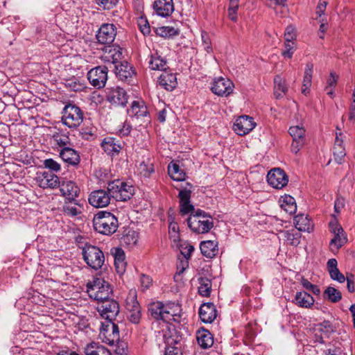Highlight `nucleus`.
Masks as SVG:
<instances>
[{
    "mask_svg": "<svg viewBox=\"0 0 355 355\" xmlns=\"http://www.w3.org/2000/svg\"><path fill=\"white\" fill-rule=\"evenodd\" d=\"M93 226L100 234L111 235L117 230L118 219L110 212L100 211L94 217Z\"/></svg>",
    "mask_w": 355,
    "mask_h": 355,
    "instance_id": "f257e3e1",
    "label": "nucleus"
},
{
    "mask_svg": "<svg viewBox=\"0 0 355 355\" xmlns=\"http://www.w3.org/2000/svg\"><path fill=\"white\" fill-rule=\"evenodd\" d=\"M89 296L96 301L103 302L110 298L112 290L110 284L101 277H95L87 284Z\"/></svg>",
    "mask_w": 355,
    "mask_h": 355,
    "instance_id": "f03ea898",
    "label": "nucleus"
},
{
    "mask_svg": "<svg viewBox=\"0 0 355 355\" xmlns=\"http://www.w3.org/2000/svg\"><path fill=\"white\" fill-rule=\"evenodd\" d=\"M82 254L85 263L93 269H100L104 264L105 255L97 246L85 244L83 248Z\"/></svg>",
    "mask_w": 355,
    "mask_h": 355,
    "instance_id": "7ed1b4c3",
    "label": "nucleus"
},
{
    "mask_svg": "<svg viewBox=\"0 0 355 355\" xmlns=\"http://www.w3.org/2000/svg\"><path fill=\"white\" fill-rule=\"evenodd\" d=\"M107 189L112 198L117 201H126L133 196L135 189L119 180H115L108 183Z\"/></svg>",
    "mask_w": 355,
    "mask_h": 355,
    "instance_id": "20e7f679",
    "label": "nucleus"
},
{
    "mask_svg": "<svg viewBox=\"0 0 355 355\" xmlns=\"http://www.w3.org/2000/svg\"><path fill=\"white\" fill-rule=\"evenodd\" d=\"M62 120L63 123L69 128H77L83 122V112L78 106L68 104L64 107Z\"/></svg>",
    "mask_w": 355,
    "mask_h": 355,
    "instance_id": "39448f33",
    "label": "nucleus"
},
{
    "mask_svg": "<svg viewBox=\"0 0 355 355\" xmlns=\"http://www.w3.org/2000/svg\"><path fill=\"white\" fill-rule=\"evenodd\" d=\"M329 231L334 234V238L329 243L330 249L332 252L338 251L347 242L346 233L336 222L329 223Z\"/></svg>",
    "mask_w": 355,
    "mask_h": 355,
    "instance_id": "423d86ee",
    "label": "nucleus"
},
{
    "mask_svg": "<svg viewBox=\"0 0 355 355\" xmlns=\"http://www.w3.org/2000/svg\"><path fill=\"white\" fill-rule=\"evenodd\" d=\"M187 224L189 227L197 234L207 233L214 227L211 216H204L203 218L189 217Z\"/></svg>",
    "mask_w": 355,
    "mask_h": 355,
    "instance_id": "0eeeda50",
    "label": "nucleus"
},
{
    "mask_svg": "<svg viewBox=\"0 0 355 355\" xmlns=\"http://www.w3.org/2000/svg\"><path fill=\"white\" fill-rule=\"evenodd\" d=\"M97 310L103 318L112 322L119 313V305L116 301L108 298L101 302Z\"/></svg>",
    "mask_w": 355,
    "mask_h": 355,
    "instance_id": "6e6552de",
    "label": "nucleus"
},
{
    "mask_svg": "<svg viewBox=\"0 0 355 355\" xmlns=\"http://www.w3.org/2000/svg\"><path fill=\"white\" fill-rule=\"evenodd\" d=\"M106 97L112 105L124 107L128 103L129 96L124 89L117 86L107 88Z\"/></svg>",
    "mask_w": 355,
    "mask_h": 355,
    "instance_id": "1a4fd4ad",
    "label": "nucleus"
},
{
    "mask_svg": "<svg viewBox=\"0 0 355 355\" xmlns=\"http://www.w3.org/2000/svg\"><path fill=\"white\" fill-rule=\"evenodd\" d=\"M234 83L227 78L218 77L213 80L211 92L218 96H228L234 90Z\"/></svg>",
    "mask_w": 355,
    "mask_h": 355,
    "instance_id": "9d476101",
    "label": "nucleus"
},
{
    "mask_svg": "<svg viewBox=\"0 0 355 355\" xmlns=\"http://www.w3.org/2000/svg\"><path fill=\"white\" fill-rule=\"evenodd\" d=\"M108 67L106 66H98L92 69L87 73V78L89 83L96 88L105 87L107 80Z\"/></svg>",
    "mask_w": 355,
    "mask_h": 355,
    "instance_id": "9b49d317",
    "label": "nucleus"
},
{
    "mask_svg": "<svg viewBox=\"0 0 355 355\" xmlns=\"http://www.w3.org/2000/svg\"><path fill=\"white\" fill-rule=\"evenodd\" d=\"M305 132L306 130L302 125L290 127L288 133L293 138V142L291 146L293 153L297 154L304 146L305 142Z\"/></svg>",
    "mask_w": 355,
    "mask_h": 355,
    "instance_id": "f8f14e48",
    "label": "nucleus"
},
{
    "mask_svg": "<svg viewBox=\"0 0 355 355\" xmlns=\"http://www.w3.org/2000/svg\"><path fill=\"white\" fill-rule=\"evenodd\" d=\"M112 195L107 188L105 189H98L93 191L89 196V204L96 208H103L107 207L110 203L112 198Z\"/></svg>",
    "mask_w": 355,
    "mask_h": 355,
    "instance_id": "ddd939ff",
    "label": "nucleus"
},
{
    "mask_svg": "<svg viewBox=\"0 0 355 355\" xmlns=\"http://www.w3.org/2000/svg\"><path fill=\"white\" fill-rule=\"evenodd\" d=\"M267 181L272 187L279 189L287 185L288 178L282 169L275 168L268 172Z\"/></svg>",
    "mask_w": 355,
    "mask_h": 355,
    "instance_id": "4468645a",
    "label": "nucleus"
},
{
    "mask_svg": "<svg viewBox=\"0 0 355 355\" xmlns=\"http://www.w3.org/2000/svg\"><path fill=\"white\" fill-rule=\"evenodd\" d=\"M116 35V28L113 24H103L99 28L96 39L98 42L103 44H112Z\"/></svg>",
    "mask_w": 355,
    "mask_h": 355,
    "instance_id": "2eb2a0df",
    "label": "nucleus"
},
{
    "mask_svg": "<svg viewBox=\"0 0 355 355\" xmlns=\"http://www.w3.org/2000/svg\"><path fill=\"white\" fill-rule=\"evenodd\" d=\"M256 125L253 118L249 116H239L234 123L233 130L241 136L245 135L252 131Z\"/></svg>",
    "mask_w": 355,
    "mask_h": 355,
    "instance_id": "dca6fc26",
    "label": "nucleus"
},
{
    "mask_svg": "<svg viewBox=\"0 0 355 355\" xmlns=\"http://www.w3.org/2000/svg\"><path fill=\"white\" fill-rule=\"evenodd\" d=\"M58 187H60L62 196L65 198V201L68 200L69 202H75V200L79 196L80 188L73 181H63L61 184L60 183Z\"/></svg>",
    "mask_w": 355,
    "mask_h": 355,
    "instance_id": "f3484780",
    "label": "nucleus"
},
{
    "mask_svg": "<svg viewBox=\"0 0 355 355\" xmlns=\"http://www.w3.org/2000/svg\"><path fill=\"white\" fill-rule=\"evenodd\" d=\"M103 54L101 56L102 60L110 64H116L123 58L122 49L119 46H107L103 49Z\"/></svg>",
    "mask_w": 355,
    "mask_h": 355,
    "instance_id": "a211bd4d",
    "label": "nucleus"
},
{
    "mask_svg": "<svg viewBox=\"0 0 355 355\" xmlns=\"http://www.w3.org/2000/svg\"><path fill=\"white\" fill-rule=\"evenodd\" d=\"M36 180L38 185L43 189H55L60 186L59 178L49 172H43L38 174Z\"/></svg>",
    "mask_w": 355,
    "mask_h": 355,
    "instance_id": "6ab92c4d",
    "label": "nucleus"
},
{
    "mask_svg": "<svg viewBox=\"0 0 355 355\" xmlns=\"http://www.w3.org/2000/svg\"><path fill=\"white\" fill-rule=\"evenodd\" d=\"M191 196V190L182 189L179 191L180 213L182 216L192 213L194 211V206L190 202Z\"/></svg>",
    "mask_w": 355,
    "mask_h": 355,
    "instance_id": "aec40b11",
    "label": "nucleus"
},
{
    "mask_svg": "<svg viewBox=\"0 0 355 355\" xmlns=\"http://www.w3.org/2000/svg\"><path fill=\"white\" fill-rule=\"evenodd\" d=\"M114 70L116 76L122 81H128L135 74L132 67L126 61H119L114 64Z\"/></svg>",
    "mask_w": 355,
    "mask_h": 355,
    "instance_id": "412c9836",
    "label": "nucleus"
},
{
    "mask_svg": "<svg viewBox=\"0 0 355 355\" xmlns=\"http://www.w3.org/2000/svg\"><path fill=\"white\" fill-rule=\"evenodd\" d=\"M155 12L161 17H168L174 11L173 0H155L153 5Z\"/></svg>",
    "mask_w": 355,
    "mask_h": 355,
    "instance_id": "4be33fe9",
    "label": "nucleus"
},
{
    "mask_svg": "<svg viewBox=\"0 0 355 355\" xmlns=\"http://www.w3.org/2000/svg\"><path fill=\"white\" fill-rule=\"evenodd\" d=\"M101 147L110 155H118L122 149L121 141L112 137H105L101 142Z\"/></svg>",
    "mask_w": 355,
    "mask_h": 355,
    "instance_id": "5701e85b",
    "label": "nucleus"
},
{
    "mask_svg": "<svg viewBox=\"0 0 355 355\" xmlns=\"http://www.w3.org/2000/svg\"><path fill=\"white\" fill-rule=\"evenodd\" d=\"M216 315V309L213 303H205L199 309V316L205 323H211Z\"/></svg>",
    "mask_w": 355,
    "mask_h": 355,
    "instance_id": "b1692460",
    "label": "nucleus"
},
{
    "mask_svg": "<svg viewBox=\"0 0 355 355\" xmlns=\"http://www.w3.org/2000/svg\"><path fill=\"white\" fill-rule=\"evenodd\" d=\"M60 157L65 163L72 166H76L80 162L78 153L69 147L62 148L59 153Z\"/></svg>",
    "mask_w": 355,
    "mask_h": 355,
    "instance_id": "393cba45",
    "label": "nucleus"
},
{
    "mask_svg": "<svg viewBox=\"0 0 355 355\" xmlns=\"http://www.w3.org/2000/svg\"><path fill=\"white\" fill-rule=\"evenodd\" d=\"M158 82L159 85L167 91H173L178 85L176 75L166 70L159 76Z\"/></svg>",
    "mask_w": 355,
    "mask_h": 355,
    "instance_id": "a878e982",
    "label": "nucleus"
},
{
    "mask_svg": "<svg viewBox=\"0 0 355 355\" xmlns=\"http://www.w3.org/2000/svg\"><path fill=\"white\" fill-rule=\"evenodd\" d=\"M130 116L137 118L147 116L148 112L147 107L142 101H135L132 103L131 107L128 110Z\"/></svg>",
    "mask_w": 355,
    "mask_h": 355,
    "instance_id": "bb28decb",
    "label": "nucleus"
},
{
    "mask_svg": "<svg viewBox=\"0 0 355 355\" xmlns=\"http://www.w3.org/2000/svg\"><path fill=\"white\" fill-rule=\"evenodd\" d=\"M196 339L198 345L203 349L212 346L214 338L212 334L205 329L198 330L196 333Z\"/></svg>",
    "mask_w": 355,
    "mask_h": 355,
    "instance_id": "cd10ccee",
    "label": "nucleus"
},
{
    "mask_svg": "<svg viewBox=\"0 0 355 355\" xmlns=\"http://www.w3.org/2000/svg\"><path fill=\"white\" fill-rule=\"evenodd\" d=\"M200 248L202 254L210 259L214 257L218 251V243L211 240L201 242Z\"/></svg>",
    "mask_w": 355,
    "mask_h": 355,
    "instance_id": "c85d7f7f",
    "label": "nucleus"
},
{
    "mask_svg": "<svg viewBox=\"0 0 355 355\" xmlns=\"http://www.w3.org/2000/svg\"><path fill=\"white\" fill-rule=\"evenodd\" d=\"M112 253L114 258V265L117 272L123 273L125 271L126 266L124 251L121 248H116L112 250Z\"/></svg>",
    "mask_w": 355,
    "mask_h": 355,
    "instance_id": "c756f323",
    "label": "nucleus"
},
{
    "mask_svg": "<svg viewBox=\"0 0 355 355\" xmlns=\"http://www.w3.org/2000/svg\"><path fill=\"white\" fill-rule=\"evenodd\" d=\"M164 321L169 322L171 320L179 321L180 307L174 304L164 305Z\"/></svg>",
    "mask_w": 355,
    "mask_h": 355,
    "instance_id": "7c9ffc66",
    "label": "nucleus"
},
{
    "mask_svg": "<svg viewBox=\"0 0 355 355\" xmlns=\"http://www.w3.org/2000/svg\"><path fill=\"white\" fill-rule=\"evenodd\" d=\"M294 224L295 227L300 232H310L313 229V225L307 216L299 214L294 218Z\"/></svg>",
    "mask_w": 355,
    "mask_h": 355,
    "instance_id": "2f4dec72",
    "label": "nucleus"
},
{
    "mask_svg": "<svg viewBox=\"0 0 355 355\" xmlns=\"http://www.w3.org/2000/svg\"><path fill=\"white\" fill-rule=\"evenodd\" d=\"M149 68L152 70L165 71L167 70V61L159 55L157 52L152 54L149 61Z\"/></svg>",
    "mask_w": 355,
    "mask_h": 355,
    "instance_id": "473e14b6",
    "label": "nucleus"
},
{
    "mask_svg": "<svg viewBox=\"0 0 355 355\" xmlns=\"http://www.w3.org/2000/svg\"><path fill=\"white\" fill-rule=\"evenodd\" d=\"M313 71V64L309 62L306 65L304 76L302 83V93L306 96L309 93V89L311 86L312 75Z\"/></svg>",
    "mask_w": 355,
    "mask_h": 355,
    "instance_id": "72a5a7b5",
    "label": "nucleus"
},
{
    "mask_svg": "<svg viewBox=\"0 0 355 355\" xmlns=\"http://www.w3.org/2000/svg\"><path fill=\"white\" fill-rule=\"evenodd\" d=\"M85 353L86 355H111L105 347L94 342L87 345Z\"/></svg>",
    "mask_w": 355,
    "mask_h": 355,
    "instance_id": "f704fd0d",
    "label": "nucleus"
},
{
    "mask_svg": "<svg viewBox=\"0 0 355 355\" xmlns=\"http://www.w3.org/2000/svg\"><path fill=\"white\" fill-rule=\"evenodd\" d=\"M295 301L296 304L304 308H310L314 303L313 297L305 291L297 292Z\"/></svg>",
    "mask_w": 355,
    "mask_h": 355,
    "instance_id": "c9c22d12",
    "label": "nucleus"
},
{
    "mask_svg": "<svg viewBox=\"0 0 355 355\" xmlns=\"http://www.w3.org/2000/svg\"><path fill=\"white\" fill-rule=\"evenodd\" d=\"M83 206L78 200H75V202H69L66 200L63 205V211L64 214L69 216H76L82 213Z\"/></svg>",
    "mask_w": 355,
    "mask_h": 355,
    "instance_id": "e433bc0d",
    "label": "nucleus"
},
{
    "mask_svg": "<svg viewBox=\"0 0 355 355\" xmlns=\"http://www.w3.org/2000/svg\"><path fill=\"white\" fill-rule=\"evenodd\" d=\"M164 304L161 302L151 303L148 306V312L155 320L164 321Z\"/></svg>",
    "mask_w": 355,
    "mask_h": 355,
    "instance_id": "4c0bfd02",
    "label": "nucleus"
},
{
    "mask_svg": "<svg viewBox=\"0 0 355 355\" xmlns=\"http://www.w3.org/2000/svg\"><path fill=\"white\" fill-rule=\"evenodd\" d=\"M334 157L338 164H341L346 155L345 148L343 145V141L336 137L334 146Z\"/></svg>",
    "mask_w": 355,
    "mask_h": 355,
    "instance_id": "58836bf2",
    "label": "nucleus"
},
{
    "mask_svg": "<svg viewBox=\"0 0 355 355\" xmlns=\"http://www.w3.org/2000/svg\"><path fill=\"white\" fill-rule=\"evenodd\" d=\"M168 171L171 178L175 181H183L185 180L186 173L176 163H173L171 165L169 164Z\"/></svg>",
    "mask_w": 355,
    "mask_h": 355,
    "instance_id": "ea45409f",
    "label": "nucleus"
},
{
    "mask_svg": "<svg viewBox=\"0 0 355 355\" xmlns=\"http://www.w3.org/2000/svg\"><path fill=\"white\" fill-rule=\"evenodd\" d=\"M274 94L277 98H282L288 90L285 80L281 76H277L274 79Z\"/></svg>",
    "mask_w": 355,
    "mask_h": 355,
    "instance_id": "a19ab883",
    "label": "nucleus"
},
{
    "mask_svg": "<svg viewBox=\"0 0 355 355\" xmlns=\"http://www.w3.org/2000/svg\"><path fill=\"white\" fill-rule=\"evenodd\" d=\"M281 207L289 214L295 213L297 205L294 198L291 196H285L281 200Z\"/></svg>",
    "mask_w": 355,
    "mask_h": 355,
    "instance_id": "79ce46f5",
    "label": "nucleus"
},
{
    "mask_svg": "<svg viewBox=\"0 0 355 355\" xmlns=\"http://www.w3.org/2000/svg\"><path fill=\"white\" fill-rule=\"evenodd\" d=\"M125 309L127 312L135 311L136 309H141V306L137 300V293L135 291H131L125 300Z\"/></svg>",
    "mask_w": 355,
    "mask_h": 355,
    "instance_id": "37998d69",
    "label": "nucleus"
},
{
    "mask_svg": "<svg viewBox=\"0 0 355 355\" xmlns=\"http://www.w3.org/2000/svg\"><path fill=\"white\" fill-rule=\"evenodd\" d=\"M200 286L198 287V293L204 297L209 296L211 290V282L207 277H200L198 279Z\"/></svg>",
    "mask_w": 355,
    "mask_h": 355,
    "instance_id": "c03bdc74",
    "label": "nucleus"
},
{
    "mask_svg": "<svg viewBox=\"0 0 355 355\" xmlns=\"http://www.w3.org/2000/svg\"><path fill=\"white\" fill-rule=\"evenodd\" d=\"M324 297L328 299L330 302L336 303L342 299L341 293L336 288L329 286L324 292Z\"/></svg>",
    "mask_w": 355,
    "mask_h": 355,
    "instance_id": "a18cd8bd",
    "label": "nucleus"
},
{
    "mask_svg": "<svg viewBox=\"0 0 355 355\" xmlns=\"http://www.w3.org/2000/svg\"><path fill=\"white\" fill-rule=\"evenodd\" d=\"M156 33L162 37H171L179 35L180 31L172 26H162L156 29Z\"/></svg>",
    "mask_w": 355,
    "mask_h": 355,
    "instance_id": "49530a36",
    "label": "nucleus"
},
{
    "mask_svg": "<svg viewBox=\"0 0 355 355\" xmlns=\"http://www.w3.org/2000/svg\"><path fill=\"white\" fill-rule=\"evenodd\" d=\"M53 139L61 149L69 147L71 145L69 137L64 134L56 132L53 135Z\"/></svg>",
    "mask_w": 355,
    "mask_h": 355,
    "instance_id": "de8ad7c7",
    "label": "nucleus"
},
{
    "mask_svg": "<svg viewBox=\"0 0 355 355\" xmlns=\"http://www.w3.org/2000/svg\"><path fill=\"white\" fill-rule=\"evenodd\" d=\"M283 236L284 240L290 245L293 246H297L299 245L300 242V236L301 234L298 232H291L289 231H286L283 232Z\"/></svg>",
    "mask_w": 355,
    "mask_h": 355,
    "instance_id": "09e8293b",
    "label": "nucleus"
},
{
    "mask_svg": "<svg viewBox=\"0 0 355 355\" xmlns=\"http://www.w3.org/2000/svg\"><path fill=\"white\" fill-rule=\"evenodd\" d=\"M139 171L144 176H149L152 173L154 172V166L153 163L150 160L142 162L139 164Z\"/></svg>",
    "mask_w": 355,
    "mask_h": 355,
    "instance_id": "8fccbe9b",
    "label": "nucleus"
},
{
    "mask_svg": "<svg viewBox=\"0 0 355 355\" xmlns=\"http://www.w3.org/2000/svg\"><path fill=\"white\" fill-rule=\"evenodd\" d=\"M296 49L294 42H286L284 43V49L282 54L285 58H291L294 51Z\"/></svg>",
    "mask_w": 355,
    "mask_h": 355,
    "instance_id": "3c124183",
    "label": "nucleus"
},
{
    "mask_svg": "<svg viewBox=\"0 0 355 355\" xmlns=\"http://www.w3.org/2000/svg\"><path fill=\"white\" fill-rule=\"evenodd\" d=\"M44 166L54 172H59L61 170L60 164L54 159L49 158L44 161Z\"/></svg>",
    "mask_w": 355,
    "mask_h": 355,
    "instance_id": "603ef678",
    "label": "nucleus"
},
{
    "mask_svg": "<svg viewBox=\"0 0 355 355\" xmlns=\"http://www.w3.org/2000/svg\"><path fill=\"white\" fill-rule=\"evenodd\" d=\"M138 26L144 35H148L150 33V24L146 18L140 17L138 20Z\"/></svg>",
    "mask_w": 355,
    "mask_h": 355,
    "instance_id": "864d4df0",
    "label": "nucleus"
},
{
    "mask_svg": "<svg viewBox=\"0 0 355 355\" xmlns=\"http://www.w3.org/2000/svg\"><path fill=\"white\" fill-rule=\"evenodd\" d=\"M129 320L134 324H139L141 318V309L127 312Z\"/></svg>",
    "mask_w": 355,
    "mask_h": 355,
    "instance_id": "5fc2aeb1",
    "label": "nucleus"
},
{
    "mask_svg": "<svg viewBox=\"0 0 355 355\" xmlns=\"http://www.w3.org/2000/svg\"><path fill=\"white\" fill-rule=\"evenodd\" d=\"M99 6L105 10L112 9L118 2V0H94Z\"/></svg>",
    "mask_w": 355,
    "mask_h": 355,
    "instance_id": "6e6d98bb",
    "label": "nucleus"
},
{
    "mask_svg": "<svg viewBox=\"0 0 355 355\" xmlns=\"http://www.w3.org/2000/svg\"><path fill=\"white\" fill-rule=\"evenodd\" d=\"M296 38V34L295 31V28L289 26L286 28L284 33V40L286 42H294Z\"/></svg>",
    "mask_w": 355,
    "mask_h": 355,
    "instance_id": "4d7b16f0",
    "label": "nucleus"
},
{
    "mask_svg": "<svg viewBox=\"0 0 355 355\" xmlns=\"http://www.w3.org/2000/svg\"><path fill=\"white\" fill-rule=\"evenodd\" d=\"M238 3L231 4V6L228 8V17L232 21H236L237 20V10H238Z\"/></svg>",
    "mask_w": 355,
    "mask_h": 355,
    "instance_id": "13d9d810",
    "label": "nucleus"
},
{
    "mask_svg": "<svg viewBox=\"0 0 355 355\" xmlns=\"http://www.w3.org/2000/svg\"><path fill=\"white\" fill-rule=\"evenodd\" d=\"M328 4V0H320L316 8V15L318 17H321L324 14L327 6Z\"/></svg>",
    "mask_w": 355,
    "mask_h": 355,
    "instance_id": "bf43d9fd",
    "label": "nucleus"
},
{
    "mask_svg": "<svg viewBox=\"0 0 355 355\" xmlns=\"http://www.w3.org/2000/svg\"><path fill=\"white\" fill-rule=\"evenodd\" d=\"M202 40L204 43V48L207 53H210L212 50L211 41L208 34L206 32L202 33Z\"/></svg>",
    "mask_w": 355,
    "mask_h": 355,
    "instance_id": "052dcab7",
    "label": "nucleus"
},
{
    "mask_svg": "<svg viewBox=\"0 0 355 355\" xmlns=\"http://www.w3.org/2000/svg\"><path fill=\"white\" fill-rule=\"evenodd\" d=\"M347 286L348 291L350 293L355 292V279L354 276L352 274L347 275L346 277Z\"/></svg>",
    "mask_w": 355,
    "mask_h": 355,
    "instance_id": "680f3d73",
    "label": "nucleus"
},
{
    "mask_svg": "<svg viewBox=\"0 0 355 355\" xmlns=\"http://www.w3.org/2000/svg\"><path fill=\"white\" fill-rule=\"evenodd\" d=\"M338 76L336 75L335 73L331 72L329 78L327 80V85L325 87V90L329 89V88H333L336 85L337 80Z\"/></svg>",
    "mask_w": 355,
    "mask_h": 355,
    "instance_id": "e2e57ef3",
    "label": "nucleus"
},
{
    "mask_svg": "<svg viewBox=\"0 0 355 355\" xmlns=\"http://www.w3.org/2000/svg\"><path fill=\"white\" fill-rule=\"evenodd\" d=\"M285 0L282 3H277L275 1L276 7L275 8V12L280 17H284L287 11V8L284 6Z\"/></svg>",
    "mask_w": 355,
    "mask_h": 355,
    "instance_id": "0e129e2a",
    "label": "nucleus"
},
{
    "mask_svg": "<svg viewBox=\"0 0 355 355\" xmlns=\"http://www.w3.org/2000/svg\"><path fill=\"white\" fill-rule=\"evenodd\" d=\"M137 234L136 232H132V234L128 233L124 238L123 240L125 242H128L129 243H132L133 245H136L137 243Z\"/></svg>",
    "mask_w": 355,
    "mask_h": 355,
    "instance_id": "69168bd1",
    "label": "nucleus"
},
{
    "mask_svg": "<svg viewBox=\"0 0 355 355\" xmlns=\"http://www.w3.org/2000/svg\"><path fill=\"white\" fill-rule=\"evenodd\" d=\"M140 282L141 286L146 289L148 288L152 284L151 278L149 276L145 275H142L141 276Z\"/></svg>",
    "mask_w": 355,
    "mask_h": 355,
    "instance_id": "338daca9",
    "label": "nucleus"
},
{
    "mask_svg": "<svg viewBox=\"0 0 355 355\" xmlns=\"http://www.w3.org/2000/svg\"><path fill=\"white\" fill-rule=\"evenodd\" d=\"M164 355H182V353L178 347H167Z\"/></svg>",
    "mask_w": 355,
    "mask_h": 355,
    "instance_id": "774afa93",
    "label": "nucleus"
}]
</instances>
